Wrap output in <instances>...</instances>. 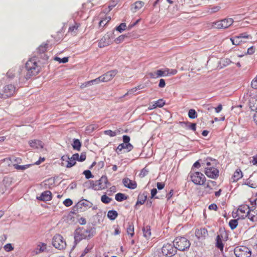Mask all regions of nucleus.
Instances as JSON below:
<instances>
[{"mask_svg":"<svg viewBox=\"0 0 257 257\" xmlns=\"http://www.w3.org/2000/svg\"><path fill=\"white\" fill-rule=\"evenodd\" d=\"M109 184L107 177L106 176H101L98 180H92L90 182V187L95 191L106 189Z\"/></svg>","mask_w":257,"mask_h":257,"instance_id":"f257e3e1","label":"nucleus"},{"mask_svg":"<svg viewBox=\"0 0 257 257\" xmlns=\"http://www.w3.org/2000/svg\"><path fill=\"white\" fill-rule=\"evenodd\" d=\"M188 177L194 184L197 185H204L206 180V177L203 173L194 170L193 168L189 173Z\"/></svg>","mask_w":257,"mask_h":257,"instance_id":"f03ea898","label":"nucleus"},{"mask_svg":"<svg viewBox=\"0 0 257 257\" xmlns=\"http://www.w3.org/2000/svg\"><path fill=\"white\" fill-rule=\"evenodd\" d=\"M178 71L176 69L166 68L163 69L157 70L155 72H150L148 73V75L151 78L155 79L161 77L174 75Z\"/></svg>","mask_w":257,"mask_h":257,"instance_id":"7ed1b4c3","label":"nucleus"},{"mask_svg":"<svg viewBox=\"0 0 257 257\" xmlns=\"http://www.w3.org/2000/svg\"><path fill=\"white\" fill-rule=\"evenodd\" d=\"M93 236L91 229L81 227L76 230L74 238L76 241H80L82 239H89Z\"/></svg>","mask_w":257,"mask_h":257,"instance_id":"20e7f679","label":"nucleus"},{"mask_svg":"<svg viewBox=\"0 0 257 257\" xmlns=\"http://www.w3.org/2000/svg\"><path fill=\"white\" fill-rule=\"evenodd\" d=\"M26 68L30 75H36L40 71V67L35 58H32L27 62Z\"/></svg>","mask_w":257,"mask_h":257,"instance_id":"39448f33","label":"nucleus"},{"mask_svg":"<svg viewBox=\"0 0 257 257\" xmlns=\"http://www.w3.org/2000/svg\"><path fill=\"white\" fill-rule=\"evenodd\" d=\"M174 244L176 249L184 251L190 247V241L186 238L183 237H178L176 238L174 241Z\"/></svg>","mask_w":257,"mask_h":257,"instance_id":"423d86ee","label":"nucleus"},{"mask_svg":"<svg viewBox=\"0 0 257 257\" xmlns=\"http://www.w3.org/2000/svg\"><path fill=\"white\" fill-rule=\"evenodd\" d=\"M16 92V87L12 84L5 85L0 92V98L7 99L13 96Z\"/></svg>","mask_w":257,"mask_h":257,"instance_id":"0eeeda50","label":"nucleus"},{"mask_svg":"<svg viewBox=\"0 0 257 257\" xmlns=\"http://www.w3.org/2000/svg\"><path fill=\"white\" fill-rule=\"evenodd\" d=\"M236 257H250L251 250L245 246H236L234 249Z\"/></svg>","mask_w":257,"mask_h":257,"instance_id":"6e6552de","label":"nucleus"},{"mask_svg":"<svg viewBox=\"0 0 257 257\" xmlns=\"http://www.w3.org/2000/svg\"><path fill=\"white\" fill-rule=\"evenodd\" d=\"M53 246L59 249H63L66 246V243L63 236L59 234H55L52 239Z\"/></svg>","mask_w":257,"mask_h":257,"instance_id":"1a4fd4ad","label":"nucleus"},{"mask_svg":"<svg viewBox=\"0 0 257 257\" xmlns=\"http://www.w3.org/2000/svg\"><path fill=\"white\" fill-rule=\"evenodd\" d=\"M176 251L174 244L167 243L162 248V253L167 257H172L175 254Z\"/></svg>","mask_w":257,"mask_h":257,"instance_id":"9d476101","label":"nucleus"},{"mask_svg":"<svg viewBox=\"0 0 257 257\" xmlns=\"http://www.w3.org/2000/svg\"><path fill=\"white\" fill-rule=\"evenodd\" d=\"M233 22V20L231 18L224 19L214 22L213 26L216 29H226L231 26Z\"/></svg>","mask_w":257,"mask_h":257,"instance_id":"9b49d317","label":"nucleus"},{"mask_svg":"<svg viewBox=\"0 0 257 257\" xmlns=\"http://www.w3.org/2000/svg\"><path fill=\"white\" fill-rule=\"evenodd\" d=\"M249 208L250 207L246 204L240 205L236 211L235 217H237V219H244L246 217H248Z\"/></svg>","mask_w":257,"mask_h":257,"instance_id":"f8f14e48","label":"nucleus"},{"mask_svg":"<svg viewBox=\"0 0 257 257\" xmlns=\"http://www.w3.org/2000/svg\"><path fill=\"white\" fill-rule=\"evenodd\" d=\"M219 170L214 167H206L204 170L205 175L210 178L216 179L219 176Z\"/></svg>","mask_w":257,"mask_h":257,"instance_id":"ddd939ff","label":"nucleus"},{"mask_svg":"<svg viewBox=\"0 0 257 257\" xmlns=\"http://www.w3.org/2000/svg\"><path fill=\"white\" fill-rule=\"evenodd\" d=\"M118 71L117 70H112L109 71L101 75V81L103 82H106L111 80L117 74Z\"/></svg>","mask_w":257,"mask_h":257,"instance_id":"4468645a","label":"nucleus"},{"mask_svg":"<svg viewBox=\"0 0 257 257\" xmlns=\"http://www.w3.org/2000/svg\"><path fill=\"white\" fill-rule=\"evenodd\" d=\"M11 185V182L8 179H4L0 182V195L4 194L7 191L9 190Z\"/></svg>","mask_w":257,"mask_h":257,"instance_id":"2eb2a0df","label":"nucleus"},{"mask_svg":"<svg viewBox=\"0 0 257 257\" xmlns=\"http://www.w3.org/2000/svg\"><path fill=\"white\" fill-rule=\"evenodd\" d=\"M248 218L252 222L257 221V206L252 204V206L249 208Z\"/></svg>","mask_w":257,"mask_h":257,"instance_id":"dca6fc26","label":"nucleus"},{"mask_svg":"<svg viewBox=\"0 0 257 257\" xmlns=\"http://www.w3.org/2000/svg\"><path fill=\"white\" fill-rule=\"evenodd\" d=\"M111 43L110 37L108 35H105L99 41L98 46L99 48H103L109 45Z\"/></svg>","mask_w":257,"mask_h":257,"instance_id":"f3484780","label":"nucleus"},{"mask_svg":"<svg viewBox=\"0 0 257 257\" xmlns=\"http://www.w3.org/2000/svg\"><path fill=\"white\" fill-rule=\"evenodd\" d=\"M80 26V23L74 22V24L69 26L68 33L72 36H76L78 33Z\"/></svg>","mask_w":257,"mask_h":257,"instance_id":"a211bd4d","label":"nucleus"},{"mask_svg":"<svg viewBox=\"0 0 257 257\" xmlns=\"http://www.w3.org/2000/svg\"><path fill=\"white\" fill-rule=\"evenodd\" d=\"M249 106L252 110L257 111V95L255 92L251 95L249 100Z\"/></svg>","mask_w":257,"mask_h":257,"instance_id":"6ab92c4d","label":"nucleus"},{"mask_svg":"<svg viewBox=\"0 0 257 257\" xmlns=\"http://www.w3.org/2000/svg\"><path fill=\"white\" fill-rule=\"evenodd\" d=\"M195 236L198 239H204L208 235V231L205 228L197 229L195 232Z\"/></svg>","mask_w":257,"mask_h":257,"instance_id":"aec40b11","label":"nucleus"},{"mask_svg":"<svg viewBox=\"0 0 257 257\" xmlns=\"http://www.w3.org/2000/svg\"><path fill=\"white\" fill-rule=\"evenodd\" d=\"M122 183L125 187L129 189H134L137 188V184L134 181L130 180L128 178H125L122 180Z\"/></svg>","mask_w":257,"mask_h":257,"instance_id":"412c9836","label":"nucleus"},{"mask_svg":"<svg viewBox=\"0 0 257 257\" xmlns=\"http://www.w3.org/2000/svg\"><path fill=\"white\" fill-rule=\"evenodd\" d=\"M37 198L43 201H50L52 199V193L50 191H46L41 193Z\"/></svg>","mask_w":257,"mask_h":257,"instance_id":"4be33fe9","label":"nucleus"},{"mask_svg":"<svg viewBox=\"0 0 257 257\" xmlns=\"http://www.w3.org/2000/svg\"><path fill=\"white\" fill-rule=\"evenodd\" d=\"M29 144L30 147L34 149H42L43 148V144L42 142L37 140L30 141L29 142Z\"/></svg>","mask_w":257,"mask_h":257,"instance_id":"5701e85b","label":"nucleus"},{"mask_svg":"<svg viewBox=\"0 0 257 257\" xmlns=\"http://www.w3.org/2000/svg\"><path fill=\"white\" fill-rule=\"evenodd\" d=\"M61 159L63 161H64L65 160L66 162V164L65 165L66 167L67 168H70L76 164V161H73L72 160V158H69L68 156H63L61 158Z\"/></svg>","mask_w":257,"mask_h":257,"instance_id":"b1692460","label":"nucleus"},{"mask_svg":"<svg viewBox=\"0 0 257 257\" xmlns=\"http://www.w3.org/2000/svg\"><path fill=\"white\" fill-rule=\"evenodd\" d=\"M204 189L208 193H211L213 190V187L216 185V182L213 181H208L206 184H204Z\"/></svg>","mask_w":257,"mask_h":257,"instance_id":"393cba45","label":"nucleus"},{"mask_svg":"<svg viewBox=\"0 0 257 257\" xmlns=\"http://www.w3.org/2000/svg\"><path fill=\"white\" fill-rule=\"evenodd\" d=\"M243 176L242 171L240 169H237L234 172L233 176H232V180L233 182H237Z\"/></svg>","mask_w":257,"mask_h":257,"instance_id":"a878e982","label":"nucleus"},{"mask_svg":"<svg viewBox=\"0 0 257 257\" xmlns=\"http://www.w3.org/2000/svg\"><path fill=\"white\" fill-rule=\"evenodd\" d=\"M47 245L43 242H39L36 248V252L37 254L44 252L47 249Z\"/></svg>","mask_w":257,"mask_h":257,"instance_id":"bb28decb","label":"nucleus"},{"mask_svg":"<svg viewBox=\"0 0 257 257\" xmlns=\"http://www.w3.org/2000/svg\"><path fill=\"white\" fill-rule=\"evenodd\" d=\"M133 148V146L131 144L121 143L118 146L116 151H121L123 149H126L127 151H130Z\"/></svg>","mask_w":257,"mask_h":257,"instance_id":"cd10ccee","label":"nucleus"},{"mask_svg":"<svg viewBox=\"0 0 257 257\" xmlns=\"http://www.w3.org/2000/svg\"><path fill=\"white\" fill-rule=\"evenodd\" d=\"M147 198V195L146 193H143L142 194H140L138 197V200L136 203V205L138 204L142 205L143 204Z\"/></svg>","mask_w":257,"mask_h":257,"instance_id":"c85d7f7f","label":"nucleus"},{"mask_svg":"<svg viewBox=\"0 0 257 257\" xmlns=\"http://www.w3.org/2000/svg\"><path fill=\"white\" fill-rule=\"evenodd\" d=\"M222 236L218 235L216 239V246L221 251L223 250L224 247V244L222 243Z\"/></svg>","mask_w":257,"mask_h":257,"instance_id":"c756f323","label":"nucleus"},{"mask_svg":"<svg viewBox=\"0 0 257 257\" xmlns=\"http://www.w3.org/2000/svg\"><path fill=\"white\" fill-rule=\"evenodd\" d=\"M144 5L145 3L143 1H137L134 4V7L132 8V10L134 12H136L138 10H140Z\"/></svg>","mask_w":257,"mask_h":257,"instance_id":"7c9ffc66","label":"nucleus"},{"mask_svg":"<svg viewBox=\"0 0 257 257\" xmlns=\"http://www.w3.org/2000/svg\"><path fill=\"white\" fill-rule=\"evenodd\" d=\"M94 244L92 243H89L87 246L86 247L85 249L83 250V251L82 252L81 254L80 255V257H83L87 253L90 252L91 249L93 248Z\"/></svg>","mask_w":257,"mask_h":257,"instance_id":"2f4dec72","label":"nucleus"},{"mask_svg":"<svg viewBox=\"0 0 257 257\" xmlns=\"http://www.w3.org/2000/svg\"><path fill=\"white\" fill-rule=\"evenodd\" d=\"M144 88V86L142 85H139L134 88H133L131 89H130L124 95V96H125L127 95L128 94H134L138 90L142 89Z\"/></svg>","mask_w":257,"mask_h":257,"instance_id":"473e14b6","label":"nucleus"},{"mask_svg":"<svg viewBox=\"0 0 257 257\" xmlns=\"http://www.w3.org/2000/svg\"><path fill=\"white\" fill-rule=\"evenodd\" d=\"M107 217L111 220H114L118 216V213L115 210H109L107 212Z\"/></svg>","mask_w":257,"mask_h":257,"instance_id":"72a5a7b5","label":"nucleus"},{"mask_svg":"<svg viewBox=\"0 0 257 257\" xmlns=\"http://www.w3.org/2000/svg\"><path fill=\"white\" fill-rule=\"evenodd\" d=\"M111 20L110 16H105L104 18H102L99 23L100 27H104Z\"/></svg>","mask_w":257,"mask_h":257,"instance_id":"f704fd0d","label":"nucleus"},{"mask_svg":"<svg viewBox=\"0 0 257 257\" xmlns=\"http://www.w3.org/2000/svg\"><path fill=\"white\" fill-rule=\"evenodd\" d=\"M32 166V164H27L25 165H19L17 164H14L13 165V166L14 167L15 169H16L17 170H25L29 167H30Z\"/></svg>","mask_w":257,"mask_h":257,"instance_id":"c9c22d12","label":"nucleus"},{"mask_svg":"<svg viewBox=\"0 0 257 257\" xmlns=\"http://www.w3.org/2000/svg\"><path fill=\"white\" fill-rule=\"evenodd\" d=\"M76 206L77 208L80 209V211L88 207V202L86 201H80L77 203Z\"/></svg>","mask_w":257,"mask_h":257,"instance_id":"e433bc0d","label":"nucleus"},{"mask_svg":"<svg viewBox=\"0 0 257 257\" xmlns=\"http://www.w3.org/2000/svg\"><path fill=\"white\" fill-rule=\"evenodd\" d=\"M115 199L116 201L121 202L127 199V197L123 193H118L115 195Z\"/></svg>","mask_w":257,"mask_h":257,"instance_id":"4c0bfd02","label":"nucleus"},{"mask_svg":"<svg viewBox=\"0 0 257 257\" xmlns=\"http://www.w3.org/2000/svg\"><path fill=\"white\" fill-rule=\"evenodd\" d=\"M73 148L77 151H79L81 146V144L79 140H74L72 144Z\"/></svg>","mask_w":257,"mask_h":257,"instance_id":"58836bf2","label":"nucleus"},{"mask_svg":"<svg viewBox=\"0 0 257 257\" xmlns=\"http://www.w3.org/2000/svg\"><path fill=\"white\" fill-rule=\"evenodd\" d=\"M98 127V125L97 124H91L88 126H87L86 128V131H88L89 133H91L93 132L94 130H96Z\"/></svg>","mask_w":257,"mask_h":257,"instance_id":"ea45409f","label":"nucleus"},{"mask_svg":"<svg viewBox=\"0 0 257 257\" xmlns=\"http://www.w3.org/2000/svg\"><path fill=\"white\" fill-rule=\"evenodd\" d=\"M126 231L128 235H130L131 237H133L134 234V225L129 223L126 228Z\"/></svg>","mask_w":257,"mask_h":257,"instance_id":"a19ab883","label":"nucleus"},{"mask_svg":"<svg viewBox=\"0 0 257 257\" xmlns=\"http://www.w3.org/2000/svg\"><path fill=\"white\" fill-rule=\"evenodd\" d=\"M237 219H231L229 222V226L232 230L234 229L238 225V221Z\"/></svg>","mask_w":257,"mask_h":257,"instance_id":"79ce46f5","label":"nucleus"},{"mask_svg":"<svg viewBox=\"0 0 257 257\" xmlns=\"http://www.w3.org/2000/svg\"><path fill=\"white\" fill-rule=\"evenodd\" d=\"M230 40L232 44L234 45H238L241 42V40L238 36H235L233 38H231Z\"/></svg>","mask_w":257,"mask_h":257,"instance_id":"37998d69","label":"nucleus"},{"mask_svg":"<svg viewBox=\"0 0 257 257\" xmlns=\"http://www.w3.org/2000/svg\"><path fill=\"white\" fill-rule=\"evenodd\" d=\"M188 116L189 118L193 119L197 117V114L194 109H190L188 111Z\"/></svg>","mask_w":257,"mask_h":257,"instance_id":"c03bdc74","label":"nucleus"},{"mask_svg":"<svg viewBox=\"0 0 257 257\" xmlns=\"http://www.w3.org/2000/svg\"><path fill=\"white\" fill-rule=\"evenodd\" d=\"M112 199L107 196L105 194L103 195L101 197V201L105 204H108L110 202Z\"/></svg>","mask_w":257,"mask_h":257,"instance_id":"a18cd8bd","label":"nucleus"},{"mask_svg":"<svg viewBox=\"0 0 257 257\" xmlns=\"http://www.w3.org/2000/svg\"><path fill=\"white\" fill-rule=\"evenodd\" d=\"M144 236L147 238H149L150 237L151 235V232L150 227H149L148 226H146L144 229Z\"/></svg>","mask_w":257,"mask_h":257,"instance_id":"49530a36","label":"nucleus"},{"mask_svg":"<svg viewBox=\"0 0 257 257\" xmlns=\"http://www.w3.org/2000/svg\"><path fill=\"white\" fill-rule=\"evenodd\" d=\"M126 28V25L125 23H121L118 26H117L116 28V30L120 33H121L122 31L125 30Z\"/></svg>","mask_w":257,"mask_h":257,"instance_id":"de8ad7c7","label":"nucleus"},{"mask_svg":"<svg viewBox=\"0 0 257 257\" xmlns=\"http://www.w3.org/2000/svg\"><path fill=\"white\" fill-rule=\"evenodd\" d=\"M48 45L47 44L41 45L38 48V51L40 53H43L47 51Z\"/></svg>","mask_w":257,"mask_h":257,"instance_id":"09e8293b","label":"nucleus"},{"mask_svg":"<svg viewBox=\"0 0 257 257\" xmlns=\"http://www.w3.org/2000/svg\"><path fill=\"white\" fill-rule=\"evenodd\" d=\"M104 134L106 135L109 136L110 137H114L117 135V133L115 131H112L110 130L104 131Z\"/></svg>","mask_w":257,"mask_h":257,"instance_id":"8fccbe9b","label":"nucleus"},{"mask_svg":"<svg viewBox=\"0 0 257 257\" xmlns=\"http://www.w3.org/2000/svg\"><path fill=\"white\" fill-rule=\"evenodd\" d=\"M155 102L157 107H162L165 104V102L163 99H160Z\"/></svg>","mask_w":257,"mask_h":257,"instance_id":"3c124183","label":"nucleus"},{"mask_svg":"<svg viewBox=\"0 0 257 257\" xmlns=\"http://www.w3.org/2000/svg\"><path fill=\"white\" fill-rule=\"evenodd\" d=\"M125 37H126V36L124 35H120L119 36H118L117 38H116L115 39L114 41H115V43L119 44L124 41V38Z\"/></svg>","mask_w":257,"mask_h":257,"instance_id":"603ef678","label":"nucleus"},{"mask_svg":"<svg viewBox=\"0 0 257 257\" xmlns=\"http://www.w3.org/2000/svg\"><path fill=\"white\" fill-rule=\"evenodd\" d=\"M55 60L59 63H65L68 61V57H64L63 58H60L59 57H55Z\"/></svg>","mask_w":257,"mask_h":257,"instance_id":"864d4df0","label":"nucleus"},{"mask_svg":"<svg viewBox=\"0 0 257 257\" xmlns=\"http://www.w3.org/2000/svg\"><path fill=\"white\" fill-rule=\"evenodd\" d=\"M5 251L7 252L11 251L14 249V247L11 243H8L4 246Z\"/></svg>","mask_w":257,"mask_h":257,"instance_id":"5fc2aeb1","label":"nucleus"},{"mask_svg":"<svg viewBox=\"0 0 257 257\" xmlns=\"http://www.w3.org/2000/svg\"><path fill=\"white\" fill-rule=\"evenodd\" d=\"M83 174L85 175L86 179H90L93 177L91 172L89 170H85L83 172Z\"/></svg>","mask_w":257,"mask_h":257,"instance_id":"6e6d98bb","label":"nucleus"},{"mask_svg":"<svg viewBox=\"0 0 257 257\" xmlns=\"http://www.w3.org/2000/svg\"><path fill=\"white\" fill-rule=\"evenodd\" d=\"M72 203L73 202L72 200L69 198L66 199L63 201L64 205L66 207L70 206L71 205H72Z\"/></svg>","mask_w":257,"mask_h":257,"instance_id":"4d7b16f0","label":"nucleus"},{"mask_svg":"<svg viewBox=\"0 0 257 257\" xmlns=\"http://www.w3.org/2000/svg\"><path fill=\"white\" fill-rule=\"evenodd\" d=\"M89 81L90 82L91 85H92L93 84H98L100 82H102L101 81V77L100 76L98 77V78H97L95 79H93V80H91Z\"/></svg>","mask_w":257,"mask_h":257,"instance_id":"13d9d810","label":"nucleus"},{"mask_svg":"<svg viewBox=\"0 0 257 257\" xmlns=\"http://www.w3.org/2000/svg\"><path fill=\"white\" fill-rule=\"evenodd\" d=\"M251 85L253 88L257 89V75L256 77L252 80Z\"/></svg>","mask_w":257,"mask_h":257,"instance_id":"bf43d9fd","label":"nucleus"},{"mask_svg":"<svg viewBox=\"0 0 257 257\" xmlns=\"http://www.w3.org/2000/svg\"><path fill=\"white\" fill-rule=\"evenodd\" d=\"M157 193V190L156 188H154L151 190V198H159L158 197H155Z\"/></svg>","mask_w":257,"mask_h":257,"instance_id":"052dcab7","label":"nucleus"},{"mask_svg":"<svg viewBox=\"0 0 257 257\" xmlns=\"http://www.w3.org/2000/svg\"><path fill=\"white\" fill-rule=\"evenodd\" d=\"M148 172L149 171L147 170V169L145 168L141 170V173H140V176L141 177H144L148 174Z\"/></svg>","mask_w":257,"mask_h":257,"instance_id":"680f3d73","label":"nucleus"},{"mask_svg":"<svg viewBox=\"0 0 257 257\" xmlns=\"http://www.w3.org/2000/svg\"><path fill=\"white\" fill-rule=\"evenodd\" d=\"M166 86L165 81L164 79H161L159 81L158 86L160 88H164Z\"/></svg>","mask_w":257,"mask_h":257,"instance_id":"e2e57ef3","label":"nucleus"},{"mask_svg":"<svg viewBox=\"0 0 257 257\" xmlns=\"http://www.w3.org/2000/svg\"><path fill=\"white\" fill-rule=\"evenodd\" d=\"M239 38L241 39L242 38H251V36L247 35L246 33H243L239 34L238 36Z\"/></svg>","mask_w":257,"mask_h":257,"instance_id":"0e129e2a","label":"nucleus"},{"mask_svg":"<svg viewBox=\"0 0 257 257\" xmlns=\"http://www.w3.org/2000/svg\"><path fill=\"white\" fill-rule=\"evenodd\" d=\"M122 139H123V143L130 144L129 143V142L130 141V137L127 136H126V135H124V136H123Z\"/></svg>","mask_w":257,"mask_h":257,"instance_id":"69168bd1","label":"nucleus"},{"mask_svg":"<svg viewBox=\"0 0 257 257\" xmlns=\"http://www.w3.org/2000/svg\"><path fill=\"white\" fill-rule=\"evenodd\" d=\"M208 208L210 210H213L216 211L217 209V206L215 204L212 203L209 206Z\"/></svg>","mask_w":257,"mask_h":257,"instance_id":"338daca9","label":"nucleus"},{"mask_svg":"<svg viewBox=\"0 0 257 257\" xmlns=\"http://www.w3.org/2000/svg\"><path fill=\"white\" fill-rule=\"evenodd\" d=\"M250 162L254 165H257V155L253 156Z\"/></svg>","mask_w":257,"mask_h":257,"instance_id":"774afa93","label":"nucleus"}]
</instances>
